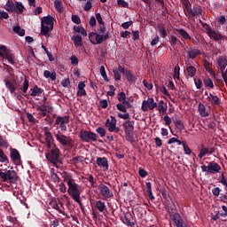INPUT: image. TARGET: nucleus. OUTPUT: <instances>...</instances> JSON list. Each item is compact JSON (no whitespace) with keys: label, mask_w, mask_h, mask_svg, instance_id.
<instances>
[{"label":"nucleus","mask_w":227,"mask_h":227,"mask_svg":"<svg viewBox=\"0 0 227 227\" xmlns=\"http://www.w3.org/2000/svg\"><path fill=\"white\" fill-rule=\"evenodd\" d=\"M63 178V182H67V192L69 196L78 203L80 208L82 210L84 206L82 205V201H81V193L82 192V186L77 184L74 179L69 178L68 175L66 172L60 173V176H58V180H61Z\"/></svg>","instance_id":"1"},{"label":"nucleus","mask_w":227,"mask_h":227,"mask_svg":"<svg viewBox=\"0 0 227 227\" xmlns=\"http://www.w3.org/2000/svg\"><path fill=\"white\" fill-rule=\"evenodd\" d=\"M52 29H54L53 17L51 15L43 17L41 20V34L43 36H47V35H49Z\"/></svg>","instance_id":"2"},{"label":"nucleus","mask_w":227,"mask_h":227,"mask_svg":"<svg viewBox=\"0 0 227 227\" xmlns=\"http://www.w3.org/2000/svg\"><path fill=\"white\" fill-rule=\"evenodd\" d=\"M0 177L3 182H7L8 184H17L19 182V176H17L15 170L0 171Z\"/></svg>","instance_id":"3"},{"label":"nucleus","mask_w":227,"mask_h":227,"mask_svg":"<svg viewBox=\"0 0 227 227\" xmlns=\"http://www.w3.org/2000/svg\"><path fill=\"white\" fill-rule=\"evenodd\" d=\"M79 137L85 143H97L98 140V135H97V133L93 131H88L86 129H82L80 131Z\"/></svg>","instance_id":"4"},{"label":"nucleus","mask_w":227,"mask_h":227,"mask_svg":"<svg viewBox=\"0 0 227 227\" xmlns=\"http://www.w3.org/2000/svg\"><path fill=\"white\" fill-rule=\"evenodd\" d=\"M122 127L126 134L127 141L129 143H136V138H134V122L130 121H126Z\"/></svg>","instance_id":"5"},{"label":"nucleus","mask_w":227,"mask_h":227,"mask_svg":"<svg viewBox=\"0 0 227 227\" xmlns=\"http://www.w3.org/2000/svg\"><path fill=\"white\" fill-rule=\"evenodd\" d=\"M203 173H208L210 175H217V173H221V165H219L215 161H210L207 165H202L200 167Z\"/></svg>","instance_id":"6"},{"label":"nucleus","mask_w":227,"mask_h":227,"mask_svg":"<svg viewBox=\"0 0 227 227\" xmlns=\"http://www.w3.org/2000/svg\"><path fill=\"white\" fill-rule=\"evenodd\" d=\"M186 12L188 15H191L192 17H200L203 15V10L198 4L193 7H191V4H186Z\"/></svg>","instance_id":"7"},{"label":"nucleus","mask_w":227,"mask_h":227,"mask_svg":"<svg viewBox=\"0 0 227 227\" xmlns=\"http://www.w3.org/2000/svg\"><path fill=\"white\" fill-rule=\"evenodd\" d=\"M98 191L100 192L101 196L105 200H111V198L114 197L113 191L107 187V185L101 184L98 185Z\"/></svg>","instance_id":"8"},{"label":"nucleus","mask_w":227,"mask_h":227,"mask_svg":"<svg viewBox=\"0 0 227 227\" xmlns=\"http://www.w3.org/2000/svg\"><path fill=\"white\" fill-rule=\"evenodd\" d=\"M46 159L52 164L54 168H58V148L51 149L50 153H46Z\"/></svg>","instance_id":"9"},{"label":"nucleus","mask_w":227,"mask_h":227,"mask_svg":"<svg viewBox=\"0 0 227 227\" xmlns=\"http://www.w3.org/2000/svg\"><path fill=\"white\" fill-rule=\"evenodd\" d=\"M157 107V103L153 99V98H149L147 100L142 102V111L146 112L148 109L150 111H153Z\"/></svg>","instance_id":"10"},{"label":"nucleus","mask_w":227,"mask_h":227,"mask_svg":"<svg viewBox=\"0 0 227 227\" xmlns=\"http://www.w3.org/2000/svg\"><path fill=\"white\" fill-rule=\"evenodd\" d=\"M67 123H70V117L68 115L58 117V125H59V129H60L61 132H66Z\"/></svg>","instance_id":"11"},{"label":"nucleus","mask_w":227,"mask_h":227,"mask_svg":"<svg viewBox=\"0 0 227 227\" xmlns=\"http://www.w3.org/2000/svg\"><path fill=\"white\" fill-rule=\"evenodd\" d=\"M11 150V160H12L13 164H15L16 166H20V153H19V150L15 149V148H10Z\"/></svg>","instance_id":"12"},{"label":"nucleus","mask_w":227,"mask_h":227,"mask_svg":"<svg viewBox=\"0 0 227 227\" xmlns=\"http://www.w3.org/2000/svg\"><path fill=\"white\" fill-rule=\"evenodd\" d=\"M38 115L40 118L49 116V114L52 111V108L47 105H41L37 107Z\"/></svg>","instance_id":"13"},{"label":"nucleus","mask_w":227,"mask_h":227,"mask_svg":"<svg viewBox=\"0 0 227 227\" xmlns=\"http://www.w3.org/2000/svg\"><path fill=\"white\" fill-rule=\"evenodd\" d=\"M96 163L99 168H103L106 171L109 169V160H107V158L106 157H98L96 160Z\"/></svg>","instance_id":"14"},{"label":"nucleus","mask_w":227,"mask_h":227,"mask_svg":"<svg viewBox=\"0 0 227 227\" xmlns=\"http://www.w3.org/2000/svg\"><path fill=\"white\" fill-rule=\"evenodd\" d=\"M111 120L107 119L106 121V127L108 128V131L109 132H114V129H116V123H117V121H116V117L114 116H110Z\"/></svg>","instance_id":"15"},{"label":"nucleus","mask_w":227,"mask_h":227,"mask_svg":"<svg viewBox=\"0 0 227 227\" xmlns=\"http://www.w3.org/2000/svg\"><path fill=\"white\" fill-rule=\"evenodd\" d=\"M58 141L62 146H70L72 145V139L65 135L59 134V132L58 134Z\"/></svg>","instance_id":"16"},{"label":"nucleus","mask_w":227,"mask_h":227,"mask_svg":"<svg viewBox=\"0 0 227 227\" xmlns=\"http://www.w3.org/2000/svg\"><path fill=\"white\" fill-rule=\"evenodd\" d=\"M170 219H172L176 227H184V220H182V216H180V214H170Z\"/></svg>","instance_id":"17"},{"label":"nucleus","mask_w":227,"mask_h":227,"mask_svg":"<svg viewBox=\"0 0 227 227\" xmlns=\"http://www.w3.org/2000/svg\"><path fill=\"white\" fill-rule=\"evenodd\" d=\"M201 55V51L190 47L187 51V57L188 59H195V58H198V56Z\"/></svg>","instance_id":"18"},{"label":"nucleus","mask_w":227,"mask_h":227,"mask_svg":"<svg viewBox=\"0 0 227 227\" xmlns=\"http://www.w3.org/2000/svg\"><path fill=\"white\" fill-rule=\"evenodd\" d=\"M133 216L130 213H126L124 215V219L122 220L123 224H126L128 226H136V223L132 222Z\"/></svg>","instance_id":"19"},{"label":"nucleus","mask_w":227,"mask_h":227,"mask_svg":"<svg viewBox=\"0 0 227 227\" xmlns=\"http://www.w3.org/2000/svg\"><path fill=\"white\" fill-rule=\"evenodd\" d=\"M13 13H17L18 15L24 13V4L21 2H15Z\"/></svg>","instance_id":"20"},{"label":"nucleus","mask_w":227,"mask_h":227,"mask_svg":"<svg viewBox=\"0 0 227 227\" xmlns=\"http://www.w3.org/2000/svg\"><path fill=\"white\" fill-rule=\"evenodd\" d=\"M124 75L129 82H137V76L134 75V73L132 71L129 70Z\"/></svg>","instance_id":"21"},{"label":"nucleus","mask_w":227,"mask_h":227,"mask_svg":"<svg viewBox=\"0 0 227 227\" xmlns=\"http://www.w3.org/2000/svg\"><path fill=\"white\" fill-rule=\"evenodd\" d=\"M118 101L121 104H126L127 107H130V102L127 100V96L125 95V92L121 91L117 96Z\"/></svg>","instance_id":"22"},{"label":"nucleus","mask_w":227,"mask_h":227,"mask_svg":"<svg viewBox=\"0 0 227 227\" xmlns=\"http://www.w3.org/2000/svg\"><path fill=\"white\" fill-rule=\"evenodd\" d=\"M31 93L30 96L31 97H40V95H42V93H43V90H42V88L38 87V86H34V88H32L30 90Z\"/></svg>","instance_id":"23"},{"label":"nucleus","mask_w":227,"mask_h":227,"mask_svg":"<svg viewBox=\"0 0 227 227\" xmlns=\"http://www.w3.org/2000/svg\"><path fill=\"white\" fill-rule=\"evenodd\" d=\"M208 36H210L211 38H214L215 41L224 40V35H223L212 29L208 32Z\"/></svg>","instance_id":"24"},{"label":"nucleus","mask_w":227,"mask_h":227,"mask_svg":"<svg viewBox=\"0 0 227 227\" xmlns=\"http://www.w3.org/2000/svg\"><path fill=\"white\" fill-rule=\"evenodd\" d=\"M198 111L200 116H202L203 118H207V116H208L209 114L208 112H207V107L202 103L199 104Z\"/></svg>","instance_id":"25"},{"label":"nucleus","mask_w":227,"mask_h":227,"mask_svg":"<svg viewBox=\"0 0 227 227\" xmlns=\"http://www.w3.org/2000/svg\"><path fill=\"white\" fill-rule=\"evenodd\" d=\"M145 187H146V193L149 200H151V201H153V200H155V196H153V192H152V183L147 182L145 184Z\"/></svg>","instance_id":"26"},{"label":"nucleus","mask_w":227,"mask_h":227,"mask_svg":"<svg viewBox=\"0 0 227 227\" xmlns=\"http://www.w3.org/2000/svg\"><path fill=\"white\" fill-rule=\"evenodd\" d=\"M95 207L98 208V212H101L102 214L106 210V202L102 200L96 201Z\"/></svg>","instance_id":"27"},{"label":"nucleus","mask_w":227,"mask_h":227,"mask_svg":"<svg viewBox=\"0 0 227 227\" xmlns=\"http://www.w3.org/2000/svg\"><path fill=\"white\" fill-rule=\"evenodd\" d=\"M177 35L181 36V38H184V40H191V35L185 29L180 28L176 30Z\"/></svg>","instance_id":"28"},{"label":"nucleus","mask_w":227,"mask_h":227,"mask_svg":"<svg viewBox=\"0 0 227 227\" xmlns=\"http://www.w3.org/2000/svg\"><path fill=\"white\" fill-rule=\"evenodd\" d=\"M43 76L49 81H56L57 74L56 72L51 73V71L45 70L43 71Z\"/></svg>","instance_id":"29"},{"label":"nucleus","mask_w":227,"mask_h":227,"mask_svg":"<svg viewBox=\"0 0 227 227\" xmlns=\"http://www.w3.org/2000/svg\"><path fill=\"white\" fill-rule=\"evenodd\" d=\"M4 84H5L6 88H7V90H9V91L11 93H15V90H17V88L15 87L13 82H10V80L5 79L4 80Z\"/></svg>","instance_id":"30"},{"label":"nucleus","mask_w":227,"mask_h":227,"mask_svg":"<svg viewBox=\"0 0 227 227\" xmlns=\"http://www.w3.org/2000/svg\"><path fill=\"white\" fill-rule=\"evenodd\" d=\"M72 41L75 47H82V37L81 35L73 36Z\"/></svg>","instance_id":"31"},{"label":"nucleus","mask_w":227,"mask_h":227,"mask_svg":"<svg viewBox=\"0 0 227 227\" xmlns=\"http://www.w3.org/2000/svg\"><path fill=\"white\" fill-rule=\"evenodd\" d=\"M169 43H170L171 47H173V49H176V48H175V46L178 45V43H181V41L176 35H170Z\"/></svg>","instance_id":"32"},{"label":"nucleus","mask_w":227,"mask_h":227,"mask_svg":"<svg viewBox=\"0 0 227 227\" xmlns=\"http://www.w3.org/2000/svg\"><path fill=\"white\" fill-rule=\"evenodd\" d=\"M204 86L208 88V90H214V82L212 79L206 77L203 79Z\"/></svg>","instance_id":"33"},{"label":"nucleus","mask_w":227,"mask_h":227,"mask_svg":"<svg viewBox=\"0 0 227 227\" xmlns=\"http://www.w3.org/2000/svg\"><path fill=\"white\" fill-rule=\"evenodd\" d=\"M217 63H218V67H220V69L222 70V72L227 67V60H226V59H224L223 57L218 58Z\"/></svg>","instance_id":"34"},{"label":"nucleus","mask_w":227,"mask_h":227,"mask_svg":"<svg viewBox=\"0 0 227 227\" xmlns=\"http://www.w3.org/2000/svg\"><path fill=\"white\" fill-rule=\"evenodd\" d=\"M12 31L16 33V35H19V36H24L26 35V30H24L20 26H15L12 27Z\"/></svg>","instance_id":"35"},{"label":"nucleus","mask_w":227,"mask_h":227,"mask_svg":"<svg viewBox=\"0 0 227 227\" xmlns=\"http://www.w3.org/2000/svg\"><path fill=\"white\" fill-rule=\"evenodd\" d=\"M91 35H96V43L100 44L104 42V35L92 32L89 34V38H91Z\"/></svg>","instance_id":"36"},{"label":"nucleus","mask_w":227,"mask_h":227,"mask_svg":"<svg viewBox=\"0 0 227 227\" xmlns=\"http://www.w3.org/2000/svg\"><path fill=\"white\" fill-rule=\"evenodd\" d=\"M4 59H7L8 63H11V65L15 64V55L12 54L10 51L9 53H6V55L4 57Z\"/></svg>","instance_id":"37"},{"label":"nucleus","mask_w":227,"mask_h":227,"mask_svg":"<svg viewBox=\"0 0 227 227\" xmlns=\"http://www.w3.org/2000/svg\"><path fill=\"white\" fill-rule=\"evenodd\" d=\"M4 9L7 12H11L12 13H13V11L15 10V4L13 3V1H8L4 6Z\"/></svg>","instance_id":"38"},{"label":"nucleus","mask_w":227,"mask_h":227,"mask_svg":"<svg viewBox=\"0 0 227 227\" xmlns=\"http://www.w3.org/2000/svg\"><path fill=\"white\" fill-rule=\"evenodd\" d=\"M0 162H5V164H10V160L8 159V156H6L3 149H0Z\"/></svg>","instance_id":"39"},{"label":"nucleus","mask_w":227,"mask_h":227,"mask_svg":"<svg viewBox=\"0 0 227 227\" xmlns=\"http://www.w3.org/2000/svg\"><path fill=\"white\" fill-rule=\"evenodd\" d=\"M116 108L118 111H121V113H127V109H129L130 107H128L127 104L118 103Z\"/></svg>","instance_id":"40"},{"label":"nucleus","mask_w":227,"mask_h":227,"mask_svg":"<svg viewBox=\"0 0 227 227\" xmlns=\"http://www.w3.org/2000/svg\"><path fill=\"white\" fill-rule=\"evenodd\" d=\"M186 72L189 77H194V75H196V67L190 66L186 67Z\"/></svg>","instance_id":"41"},{"label":"nucleus","mask_w":227,"mask_h":227,"mask_svg":"<svg viewBox=\"0 0 227 227\" xmlns=\"http://www.w3.org/2000/svg\"><path fill=\"white\" fill-rule=\"evenodd\" d=\"M158 30L161 38H166V36H168V30L166 29V27L159 26Z\"/></svg>","instance_id":"42"},{"label":"nucleus","mask_w":227,"mask_h":227,"mask_svg":"<svg viewBox=\"0 0 227 227\" xmlns=\"http://www.w3.org/2000/svg\"><path fill=\"white\" fill-rule=\"evenodd\" d=\"M54 139L52 138V135L51 133H46V143L48 148H52V142Z\"/></svg>","instance_id":"43"},{"label":"nucleus","mask_w":227,"mask_h":227,"mask_svg":"<svg viewBox=\"0 0 227 227\" xmlns=\"http://www.w3.org/2000/svg\"><path fill=\"white\" fill-rule=\"evenodd\" d=\"M219 184H222V185L225 186V190L227 191V180L226 176H224V173H222L221 176L218 178Z\"/></svg>","instance_id":"44"},{"label":"nucleus","mask_w":227,"mask_h":227,"mask_svg":"<svg viewBox=\"0 0 227 227\" xmlns=\"http://www.w3.org/2000/svg\"><path fill=\"white\" fill-rule=\"evenodd\" d=\"M209 97L211 98V102L215 104V106H219L221 104V99H219V97L214 96V94L210 93Z\"/></svg>","instance_id":"45"},{"label":"nucleus","mask_w":227,"mask_h":227,"mask_svg":"<svg viewBox=\"0 0 227 227\" xmlns=\"http://www.w3.org/2000/svg\"><path fill=\"white\" fill-rule=\"evenodd\" d=\"M96 132L99 134L100 137H106V134H107V131L103 127L97 128Z\"/></svg>","instance_id":"46"},{"label":"nucleus","mask_w":227,"mask_h":227,"mask_svg":"<svg viewBox=\"0 0 227 227\" xmlns=\"http://www.w3.org/2000/svg\"><path fill=\"white\" fill-rule=\"evenodd\" d=\"M183 148H184V152L186 155H191V153H192V151L191 150V148L189 147V145H187L186 141H184L183 143Z\"/></svg>","instance_id":"47"},{"label":"nucleus","mask_w":227,"mask_h":227,"mask_svg":"<svg viewBox=\"0 0 227 227\" xmlns=\"http://www.w3.org/2000/svg\"><path fill=\"white\" fill-rule=\"evenodd\" d=\"M29 89V81L27 79H25L23 82V86L22 88H20L23 93H27V90Z\"/></svg>","instance_id":"48"},{"label":"nucleus","mask_w":227,"mask_h":227,"mask_svg":"<svg viewBox=\"0 0 227 227\" xmlns=\"http://www.w3.org/2000/svg\"><path fill=\"white\" fill-rule=\"evenodd\" d=\"M176 128L180 132H182V130H184V129H185V126H184V122L182 121V120L176 121Z\"/></svg>","instance_id":"49"},{"label":"nucleus","mask_w":227,"mask_h":227,"mask_svg":"<svg viewBox=\"0 0 227 227\" xmlns=\"http://www.w3.org/2000/svg\"><path fill=\"white\" fill-rule=\"evenodd\" d=\"M10 52V50L6 48V46H0V56L1 58H4L6 54Z\"/></svg>","instance_id":"50"},{"label":"nucleus","mask_w":227,"mask_h":227,"mask_svg":"<svg viewBox=\"0 0 227 227\" xmlns=\"http://www.w3.org/2000/svg\"><path fill=\"white\" fill-rule=\"evenodd\" d=\"M0 146L2 148H8L10 146V144H8V141L3 138V136L1 135H0Z\"/></svg>","instance_id":"51"},{"label":"nucleus","mask_w":227,"mask_h":227,"mask_svg":"<svg viewBox=\"0 0 227 227\" xmlns=\"http://www.w3.org/2000/svg\"><path fill=\"white\" fill-rule=\"evenodd\" d=\"M194 83L197 90H201V87L203 86V82H201V79L194 78Z\"/></svg>","instance_id":"52"},{"label":"nucleus","mask_w":227,"mask_h":227,"mask_svg":"<svg viewBox=\"0 0 227 227\" xmlns=\"http://www.w3.org/2000/svg\"><path fill=\"white\" fill-rule=\"evenodd\" d=\"M56 170L54 168H51V180L56 184L58 182V173L55 172Z\"/></svg>","instance_id":"53"},{"label":"nucleus","mask_w":227,"mask_h":227,"mask_svg":"<svg viewBox=\"0 0 227 227\" xmlns=\"http://www.w3.org/2000/svg\"><path fill=\"white\" fill-rule=\"evenodd\" d=\"M138 175L141 178H146V176H148V172L145 170V168H140L138 169Z\"/></svg>","instance_id":"54"},{"label":"nucleus","mask_w":227,"mask_h":227,"mask_svg":"<svg viewBox=\"0 0 227 227\" xmlns=\"http://www.w3.org/2000/svg\"><path fill=\"white\" fill-rule=\"evenodd\" d=\"M72 67H77L79 65V59L75 56H71L70 58Z\"/></svg>","instance_id":"55"},{"label":"nucleus","mask_w":227,"mask_h":227,"mask_svg":"<svg viewBox=\"0 0 227 227\" xmlns=\"http://www.w3.org/2000/svg\"><path fill=\"white\" fill-rule=\"evenodd\" d=\"M161 196L164 200H166L167 201H173V199H171V195H169V193H168V192L163 191L161 192Z\"/></svg>","instance_id":"56"},{"label":"nucleus","mask_w":227,"mask_h":227,"mask_svg":"<svg viewBox=\"0 0 227 227\" xmlns=\"http://www.w3.org/2000/svg\"><path fill=\"white\" fill-rule=\"evenodd\" d=\"M85 180L90 183V187H95V177H93V176L89 175L88 177H85Z\"/></svg>","instance_id":"57"},{"label":"nucleus","mask_w":227,"mask_h":227,"mask_svg":"<svg viewBox=\"0 0 227 227\" xmlns=\"http://www.w3.org/2000/svg\"><path fill=\"white\" fill-rule=\"evenodd\" d=\"M207 153H208V148L203 147L200 151L199 157L201 159L202 157H205V155H207Z\"/></svg>","instance_id":"58"},{"label":"nucleus","mask_w":227,"mask_h":227,"mask_svg":"<svg viewBox=\"0 0 227 227\" xmlns=\"http://www.w3.org/2000/svg\"><path fill=\"white\" fill-rule=\"evenodd\" d=\"M114 75L115 81H121V74L120 71H118V69H114Z\"/></svg>","instance_id":"59"},{"label":"nucleus","mask_w":227,"mask_h":227,"mask_svg":"<svg viewBox=\"0 0 227 227\" xmlns=\"http://www.w3.org/2000/svg\"><path fill=\"white\" fill-rule=\"evenodd\" d=\"M117 116H119L120 118H121L122 120H129L130 119V114H129V113H124V114H121V113H118L117 114Z\"/></svg>","instance_id":"60"},{"label":"nucleus","mask_w":227,"mask_h":227,"mask_svg":"<svg viewBox=\"0 0 227 227\" xmlns=\"http://www.w3.org/2000/svg\"><path fill=\"white\" fill-rule=\"evenodd\" d=\"M71 20L74 24H81V18L79 15H72Z\"/></svg>","instance_id":"61"},{"label":"nucleus","mask_w":227,"mask_h":227,"mask_svg":"<svg viewBox=\"0 0 227 227\" xmlns=\"http://www.w3.org/2000/svg\"><path fill=\"white\" fill-rule=\"evenodd\" d=\"M109 91H107V95L109 97H114V92L116 91V88H114V85H109Z\"/></svg>","instance_id":"62"},{"label":"nucleus","mask_w":227,"mask_h":227,"mask_svg":"<svg viewBox=\"0 0 227 227\" xmlns=\"http://www.w3.org/2000/svg\"><path fill=\"white\" fill-rule=\"evenodd\" d=\"M216 21H217V24H221L223 26L226 22V17L224 15H222L217 18Z\"/></svg>","instance_id":"63"},{"label":"nucleus","mask_w":227,"mask_h":227,"mask_svg":"<svg viewBox=\"0 0 227 227\" xmlns=\"http://www.w3.org/2000/svg\"><path fill=\"white\" fill-rule=\"evenodd\" d=\"M221 188H219V187H215V188H213L212 189V193L215 196V197H217V196H219V194H221Z\"/></svg>","instance_id":"64"}]
</instances>
